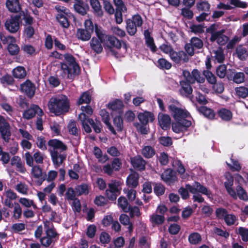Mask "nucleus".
Here are the masks:
<instances>
[{
    "label": "nucleus",
    "instance_id": "1",
    "mask_svg": "<svg viewBox=\"0 0 248 248\" xmlns=\"http://www.w3.org/2000/svg\"><path fill=\"white\" fill-rule=\"evenodd\" d=\"M64 61L61 62V76L63 78L73 80L81 74V68L75 58L70 54L63 55Z\"/></svg>",
    "mask_w": 248,
    "mask_h": 248
},
{
    "label": "nucleus",
    "instance_id": "2",
    "mask_svg": "<svg viewBox=\"0 0 248 248\" xmlns=\"http://www.w3.org/2000/svg\"><path fill=\"white\" fill-rule=\"evenodd\" d=\"M70 102L68 97L64 94H59L52 97L48 103L50 112L56 116L64 115L70 109Z\"/></svg>",
    "mask_w": 248,
    "mask_h": 248
},
{
    "label": "nucleus",
    "instance_id": "3",
    "mask_svg": "<svg viewBox=\"0 0 248 248\" xmlns=\"http://www.w3.org/2000/svg\"><path fill=\"white\" fill-rule=\"evenodd\" d=\"M95 32L97 36L93 37L90 42L91 46H101V44L104 46H117L116 43L118 40L113 36H107L100 27L95 25Z\"/></svg>",
    "mask_w": 248,
    "mask_h": 248
},
{
    "label": "nucleus",
    "instance_id": "4",
    "mask_svg": "<svg viewBox=\"0 0 248 248\" xmlns=\"http://www.w3.org/2000/svg\"><path fill=\"white\" fill-rule=\"evenodd\" d=\"M48 145L53 149H61L62 151L67 149V146L62 141L57 139L50 140ZM52 161L55 168H58L62 164L66 158V154H59L57 151L50 150Z\"/></svg>",
    "mask_w": 248,
    "mask_h": 248
},
{
    "label": "nucleus",
    "instance_id": "5",
    "mask_svg": "<svg viewBox=\"0 0 248 248\" xmlns=\"http://www.w3.org/2000/svg\"><path fill=\"white\" fill-rule=\"evenodd\" d=\"M188 191L192 194L199 192L206 195L209 198H211L212 196V194L210 190L198 182H195L192 186L190 184H186V188L181 187L178 190V192L181 195L182 199L184 200H186L189 197Z\"/></svg>",
    "mask_w": 248,
    "mask_h": 248
},
{
    "label": "nucleus",
    "instance_id": "6",
    "mask_svg": "<svg viewBox=\"0 0 248 248\" xmlns=\"http://www.w3.org/2000/svg\"><path fill=\"white\" fill-rule=\"evenodd\" d=\"M78 119L80 121L82 127L86 133H90L92 132V129L90 125L92 126L96 133L101 132L102 125L100 121H96L94 122L93 119L90 118L88 116L84 113H80L78 115Z\"/></svg>",
    "mask_w": 248,
    "mask_h": 248
},
{
    "label": "nucleus",
    "instance_id": "7",
    "mask_svg": "<svg viewBox=\"0 0 248 248\" xmlns=\"http://www.w3.org/2000/svg\"><path fill=\"white\" fill-rule=\"evenodd\" d=\"M162 51L169 54V56L172 61L176 64L186 62L189 60V58L186 53L184 51H174L172 47H159Z\"/></svg>",
    "mask_w": 248,
    "mask_h": 248
},
{
    "label": "nucleus",
    "instance_id": "8",
    "mask_svg": "<svg viewBox=\"0 0 248 248\" xmlns=\"http://www.w3.org/2000/svg\"><path fill=\"white\" fill-rule=\"evenodd\" d=\"M56 8L59 12L56 17L57 20L62 27L67 28L69 25V19L72 17V15L64 7L57 6Z\"/></svg>",
    "mask_w": 248,
    "mask_h": 248
},
{
    "label": "nucleus",
    "instance_id": "9",
    "mask_svg": "<svg viewBox=\"0 0 248 248\" xmlns=\"http://www.w3.org/2000/svg\"><path fill=\"white\" fill-rule=\"evenodd\" d=\"M183 76L185 79L193 84L195 83V81L200 83H202L205 81V78L201 76V73L196 69H193L191 73L188 70H184L183 71Z\"/></svg>",
    "mask_w": 248,
    "mask_h": 248
},
{
    "label": "nucleus",
    "instance_id": "10",
    "mask_svg": "<svg viewBox=\"0 0 248 248\" xmlns=\"http://www.w3.org/2000/svg\"><path fill=\"white\" fill-rule=\"evenodd\" d=\"M168 110L175 120L186 119L189 115V112L174 104H171L168 106Z\"/></svg>",
    "mask_w": 248,
    "mask_h": 248
},
{
    "label": "nucleus",
    "instance_id": "11",
    "mask_svg": "<svg viewBox=\"0 0 248 248\" xmlns=\"http://www.w3.org/2000/svg\"><path fill=\"white\" fill-rule=\"evenodd\" d=\"M0 134L1 138L8 142L11 138V131L9 123L5 118L0 115Z\"/></svg>",
    "mask_w": 248,
    "mask_h": 248
},
{
    "label": "nucleus",
    "instance_id": "12",
    "mask_svg": "<svg viewBox=\"0 0 248 248\" xmlns=\"http://www.w3.org/2000/svg\"><path fill=\"white\" fill-rule=\"evenodd\" d=\"M176 122L172 123V129L176 133H184L187 130L191 125V122L186 119L175 120Z\"/></svg>",
    "mask_w": 248,
    "mask_h": 248
},
{
    "label": "nucleus",
    "instance_id": "13",
    "mask_svg": "<svg viewBox=\"0 0 248 248\" xmlns=\"http://www.w3.org/2000/svg\"><path fill=\"white\" fill-rule=\"evenodd\" d=\"M37 114L38 117H42L44 115L42 109L35 104H31L30 107L27 108L23 113L22 117L26 120H30Z\"/></svg>",
    "mask_w": 248,
    "mask_h": 248
},
{
    "label": "nucleus",
    "instance_id": "14",
    "mask_svg": "<svg viewBox=\"0 0 248 248\" xmlns=\"http://www.w3.org/2000/svg\"><path fill=\"white\" fill-rule=\"evenodd\" d=\"M192 84V83H190L186 79L180 81V85L181 88L179 89L180 95L188 98H192L193 89L191 87Z\"/></svg>",
    "mask_w": 248,
    "mask_h": 248
},
{
    "label": "nucleus",
    "instance_id": "15",
    "mask_svg": "<svg viewBox=\"0 0 248 248\" xmlns=\"http://www.w3.org/2000/svg\"><path fill=\"white\" fill-rule=\"evenodd\" d=\"M20 91L29 98H32L35 94V86L29 79L26 80L20 85Z\"/></svg>",
    "mask_w": 248,
    "mask_h": 248
},
{
    "label": "nucleus",
    "instance_id": "16",
    "mask_svg": "<svg viewBox=\"0 0 248 248\" xmlns=\"http://www.w3.org/2000/svg\"><path fill=\"white\" fill-rule=\"evenodd\" d=\"M124 107L123 101L119 99H115L109 102L107 105L108 109L120 115H123Z\"/></svg>",
    "mask_w": 248,
    "mask_h": 248
},
{
    "label": "nucleus",
    "instance_id": "17",
    "mask_svg": "<svg viewBox=\"0 0 248 248\" xmlns=\"http://www.w3.org/2000/svg\"><path fill=\"white\" fill-rule=\"evenodd\" d=\"M19 18L17 16H12L5 23L6 29L12 33H14L19 29Z\"/></svg>",
    "mask_w": 248,
    "mask_h": 248
},
{
    "label": "nucleus",
    "instance_id": "18",
    "mask_svg": "<svg viewBox=\"0 0 248 248\" xmlns=\"http://www.w3.org/2000/svg\"><path fill=\"white\" fill-rule=\"evenodd\" d=\"M130 159L131 164L134 169L140 171L145 170L146 161L140 155L131 157Z\"/></svg>",
    "mask_w": 248,
    "mask_h": 248
},
{
    "label": "nucleus",
    "instance_id": "19",
    "mask_svg": "<svg viewBox=\"0 0 248 248\" xmlns=\"http://www.w3.org/2000/svg\"><path fill=\"white\" fill-rule=\"evenodd\" d=\"M158 121L160 126L162 129L167 130L170 128L171 118L168 114L159 112L158 114Z\"/></svg>",
    "mask_w": 248,
    "mask_h": 248
},
{
    "label": "nucleus",
    "instance_id": "20",
    "mask_svg": "<svg viewBox=\"0 0 248 248\" xmlns=\"http://www.w3.org/2000/svg\"><path fill=\"white\" fill-rule=\"evenodd\" d=\"M225 178L226 181L224 182V186L228 193L232 197H234L236 196V192L232 188L234 181L233 176L230 172H228L225 174Z\"/></svg>",
    "mask_w": 248,
    "mask_h": 248
},
{
    "label": "nucleus",
    "instance_id": "21",
    "mask_svg": "<svg viewBox=\"0 0 248 248\" xmlns=\"http://www.w3.org/2000/svg\"><path fill=\"white\" fill-rule=\"evenodd\" d=\"M45 233L46 235L40 239L41 245L46 248L49 247L51 244L54 245L58 240L59 235H50L48 232Z\"/></svg>",
    "mask_w": 248,
    "mask_h": 248
},
{
    "label": "nucleus",
    "instance_id": "22",
    "mask_svg": "<svg viewBox=\"0 0 248 248\" xmlns=\"http://www.w3.org/2000/svg\"><path fill=\"white\" fill-rule=\"evenodd\" d=\"M224 30H221L217 32H213L212 34L211 40L212 41H216L217 43L223 46L226 44L228 41V37L223 34Z\"/></svg>",
    "mask_w": 248,
    "mask_h": 248
},
{
    "label": "nucleus",
    "instance_id": "23",
    "mask_svg": "<svg viewBox=\"0 0 248 248\" xmlns=\"http://www.w3.org/2000/svg\"><path fill=\"white\" fill-rule=\"evenodd\" d=\"M137 117L140 124H148L149 122H153L155 120L154 114L150 111H145L144 112H140Z\"/></svg>",
    "mask_w": 248,
    "mask_h": 248
},
{
    "label": "nucleus",
    "instance_id": "24",
    "mask_svg": "<svg viewBox=\"0 0 248 248\" xmlns=\"http://www.w3.org/2000/svg\"><path fill=\"white\" fill-rule=\"evenodd\" d=\"M197 109L200 114H202L205 117L209 119L213 120L215 118L216 113L211 108L202 106L197 108Z\"/></svg>",
    "mask_w": 248,
    "mask_h": 248
},
{
    "label": "nucleus",
    "instance_id": "25",
    "mask_svg": "<svg viewBox=\"0 0 248 248\" xmlns=\"http://www.w3.org/2000/svg\"><path fill=\"white\" fill-rule=\"evenodd\" d=\"M67 128L70 134L75 136L78 140L80 139V130L77 127L76 121L71 120L67 125Z\"/></svg>",
    "mask_w": 248,
    "mask_h": 248
},
{
    "label": "nucleus",
    "instance_id": "26",
    "mask_svg": "<svg viewBox=\"0 0 248 248\" xmlns=\"http://www.w3.org/2000/svg\"><path fill=\"white\" fill-rule=\"evenodd\" d=\"M139 176L137 173L130 174L126 179V185L131 188H135L139 184Z\"/></svg>",
    "mask_w": 248,
    "mask_h": 248
},
{
    "label": "nucleus",
    "instance_id": "27",
    "mask_svg": "<svg viewBox=\"0 0 248 248\" xmlns=\"http://www.w3.org/2000/svg\"><path fill=\"white\" fill-rule=\"evenodd\" d=\"M162 179L166 183L170 184L173 183L175 180L176 177L174 172L171 170H165L161 176Z\"/></svg>",
    "mask_w": 248,
    "mask_h": 248
},
{
    "label": "nucleus",
    "instance_id": "28",
    "mask_svg": "<svg viewBox=\"0 0 248 248\" xmlns=\"http://www.w3.org/2000/svg\"><path fill=\"white\" fill-rule=\"evenodd\" d=\"M6 7L11 12L16 13L21 9V6L18 0H7Z\"/></svg>",
    "mask_w": 248,
    "mask_h": 248
},
{
    "label": "nucleus",
    "instance_id": "29",
    "mask_svg": "<svg viewBox=\"0 0 248 248\" xmlns=\"http://www.w3.org/2000/svg\"><path fill=\"white\" fill-rule=\"evenodd\" d=\"M90 5L93 9V13L99 17L103 15V12L101 6L98 0H90Z\"/></svg>",
    "mask_w": 248,
    "mask_h": 248
},
{
    "label": "nucleus",
    "instance_id": "30",
    "mask_svg": "<svg viewBox=\"0 0 248 248\" xmlns=\"http://www.w3.org/2000/svg\"><path fill=\"white\" fill-rule=\"evenodd\" d=\"M218 116L223 121H229L232 119V114L231 110L221 108L217 111Z\"/></svg>",
    "mask_w": 248,
    "mask_h": 248
},
{
    "label": "nucleus",
    "instance_id": "31",
    "mask_svg": "<svg viewBox=\"0 0 248 248\" xmlns=\"http://www.w3.org/2000/svg\"><path fill=\"white\" fill-rule=\"evenodd\" d=\"M92 99V96L90 92L88 91L83 92L77 102V105H80L82 104H89L91 103Z\"/></svg>",
    "mask_w": 248,
    "mask_h": 248
},
{
    "label": "nucleus",
    "instance_id": "32",
    "mask_svg": "<svg viewBox=\"0 0 248 248\" xmlns=\"http://www.w3.org/2000/svg\"><path fill=\"white\" fill-rule=\"evenodd\" d=\"M12 75L16 78H23L26 76V71L24 67L19 66L13 70Z\"/></svg>",
    "mask_w": 248,
    "mask_h": 248
},
{
    "label": "nucleus",
    "instance_id": "33",
    "mask_svg": "<svg viewBox=\"0 0 248 248\" xmlns=\"http://www.w3.org/2000/svg\"><path fill=\"white\" fill-rule=\"evenodd\" d=\"M0 39L2 41L3 45H7L8 46H18L16 43V40L12 36L5 37L0 33Z\"/></svg>",
    "mask_w": 248,
    "mask_h": 248
},
{
    "label": "nucleus",
    "instance_id": "34",
    "mask_svg": "<svg viewBox=\"0 0 248 248\" xmlns=\"http://www.w3.org/2000/svg\"><path fill=\"white\" fill-rule=\"evenodd\" d=\"M202 236L199 232H194L191 233L188 237V241L191 245H196L201 242Z\"/></svg>",
    "mask_w": 248,
    "mask_h": 248
},
{
    "label": "nucleus",
    "instance_id": "35",
    "mask_svg": "<svg viewBox=\"0 0 248 248\" xmlns=\"http://www.w3.org/2000/svg\"><path fill=\"white\" fill-rule=\"evenodd\" d=\"M0 83L3 87L13 86L15 83V80L12 76L6 74L0 78Z\"/></svg>",
    "mask_w": 248,
    "mask_h": 248
},
{
    "label": "nucleus",
    "instance_id": "36",
    "mask_svg": "<svg viewBox=\"0 0 248 248\" xmlns=\"http://www.w3.org/2000/svg\"><path fill=\"white\" fill-rule=\"evenodd\" d=\"M155 154V149L149 145L144 146L141 150V154L146 158H152Z\"/></svg>",
    "mask_w": 248,
    "mask_h": 248
},
{
    "label": "nucleus",
    "instance_id": "37",
    "mask_svg": "<svg viewBox=\"0 0 248 248\" xmlns=\"http://www.w3.org/2000/svg\"><path fill=\"white\" fill-rule=\"evenodd\" d=\"M165 220L164 216L153 214L150 216V220L153 226L162 224Z\"/></svg>",
    "mask_w": 248,
    "mask_h": 248
},
{
    "label": "nucleus",
    "instance_id": "38",
    "mask_svg": "<svg viewBox=\"0 0 248 248\" xmlns=\"http://www.w3.org/2000/svg\"><path fill=\"white\" fill-rule=\"evenodd\" d=\"M133 125L136 128L138 132L142 135H147L149 132V127L148 124L135 122L133 124Z\"/></svg>",
    "mask_w": 248,
    "mask_h": 248
},
{
    "label": "nucleus",
    "instance_id": "39",
    "mask_svg": "<svg viewBox=\"0 0 248 248\" xmlns=\"http://www.w3.org/2000/svg\"><path fill=\"white\" fill-rule=\"evenodd\" d=\"M92 32L86 29H79L77 31L78 38L82 41H87L91 37Z\"/></svg>",
    "mask_w": 248,
    "mask_h": 248
},
{
    "label": "nucleus",
    "instance_id": "40",
    "mask_svg": "<svg viewBox=\"0 0 248 248\" xmlns=\"http://www.w3.org/2000/svg\"><path fill=\"white\" fill-rule=\"evenodd\" d=\"M118 204L124 212L128 213L129 212V205H130L124 196L120 197L118 199Z\"/></svg>",
    "mask_w": 248,
    "mask_h": 248
},
{
    "label": "nucleus",
    "instance_id": "41",
    "mask_svg": "<svg viewBox=\"0 0 248 248\" xmlns=\"http://www.w3.org/2000/svg\"><path fill=\"white\" fill-rule=\"evenodd\" d=\"M53 45L55 46H60L61 44L56 38L47 34L46 37L45 46H53Z\"/></svg>",
    "mask_w": 248,
    "mask_h": 248
},
{
    "label": "nucleus",
    "instance_id": "42",
    "mask_svg": "<svg viewBox=\"0 0 248 248\" xmlns=\"http://www.w3.org/2000/svg\"><path fill=\"white\" fill-rule=\"evenodd\" d=\"M236 196L234 198H236V196L242 200L247 201L248 200V196L246 190L241 186L238 185L236 188Z\"/></svg>",
    "mask_w": 248,
    "mask_h": 248
},
{
    "label": "nucleus",
    "instance_id": "43",
    "mask_svg": "<svg viewBox=\"0 0 248 248\" xmlns=\"http://www.w3.org/2000/svg\"><path fill=\"white\" fill-rule=\"evenodd\" d=\"M78 196H81L83 194L87 195L89 192V186L85 183H82L78 185L75 188Z\"/></svg>",
    "mask_w": 248,
    "mask_h": 248
},
{
    "label": "nucleus",
    "instance_id": "44",
    "mask_svg": "<svg viewBox=\"0 0 248 248\" xmlns=\"http://www.w3.org/2000/svg\"><path fill=\"white\" fill-rule=\"evenodd\" d=\"M154 186V192L155 194L157 196L163 195L165 191V186L160 183H154L153 184Z\"/></svg>",
    "mask_w": 248,
    "mask_h": 248
},
{
    "label": "nucleus",
    "instance_id": "45",
    "mask_svg": "<svg viewBox=\"0 0 248 248\" xmlns=\"http://www.w3.org/2000/svg\"><path fill=\"white\" fill-rule=\"evenodd\" d=\"M122 47H107V52L108 54L114 56L116 58H121L124 56V53L121 52Z\"/></svg>",
    "mask_w": 248,
    "mask_h": 248
},
{
    "label": "nucleus",
    "instance_id": "46",
    "mask_svg": "<svg viewBox=\"0 0 248 248\" xmlns=\"http://www.w3.org/2000/svg\"><path fill=\"white\" fill-rule=\"evenodd\" d=\"M236 95L239 98H245L248 96V89L244 86H240L235 89Z\"/></svg>",
    "mask_w": 248,
    "mask_h": 248
},
{
    "label": "nucleus",
    "instance_id": "47",
    "mask_svg": "<svg viewBox=\"0 0 248 248\" xmlns=\"http://www.w3.org/2000/svg\"><path fill=\"white\" fill-rule=\"evenodd\" d=\"M21 19L25 23V26H31L33 23V18L27 11H22L20 13Z\"/></svg>",
    "mask_w": 248,
    "mask_h": 248
},
{
    "label": "nucleus",
    "instance_id": "48",
    "mask_svg": "<svg viewBox=\"0 0 248 248\" xmlns=\"http://www.w3.org/2000/svg\"><path fill=\"white\" fill-rule=\"evenodd\" d=\"M157 66L160 69L169 70L171 67V64L164 58L159 59Z\"/></svg>",
    "mask_w": 248,
    "mask_h": 248
},
{
    "label": "nucleus",
    "instance_id": "49",
    "mask_svg": "<svg viewBox=\"0 0 248 248\" xmlns=\"http://www.w3.org/2000/svg\"><path fill=\"white\" fill-rule=\"evenodd\" d=\"M19 202L27 208L32 206L34 209H37L36 205L34 203V201L26 198H21L19 200Z\"/></svg>",
    "mask_w": 248,
    "mask_h": 248
},
{
    "label": "nucleus",
    "instance_id": "50",
    "mask_svg": "<svg viewBox=\"0 0 248 248\" xmlns=\"http://www.w3.org/2000/svg\"><path fill=\"white\" fill-rule=\"evenodd\" d=\"M236 53L238 58L242 60H246L248 56L247 50L245 47H236Z\"/></svg>",
    "mask_w": 248,
    "mask_h": 248
},
{
    "label": "nucleus",
    "instance_id": "51",
    "mask_svg": "<svg viewBox=\"0 0 248 248\" xmlns=\"http://www.w3.org/2000/svg\"><path fill=\"white\" fill-rule=\"evenodd\" d=\"M113 123L118 131H122L124 127L122 115L118 114L115 116L113 119Z\"/></svg>",
    "mask_w": 248,
    "mask_h": 248
},
{
    "label": "nucleus",
    "instance_id": "52",
    "mask_svg": "<svg viewBox=\"0 0 248 248\" xmlns=\"http://www.w3.org/2000/svg\"><path fill=\"white\" fill-rule=\"evenodd\" d=\"M232 164H231L227 162V165L232 171H239L241 169V166L239 161L233 158H231Z\"/></svg>",
    "mask_w": 248,
    "mask_h": 248
},
{
    "label": "nucleus",
    "instance_id": "53",
    "mask_svg": "<svg viewBox=\"0 0 248 248\" xmlns=\"http://www.w3.org/2000/svg\"><path fill=\"white\" fill-rule=\"evenodd\" d=\"M22 213V209L19 203L15 202L13 217L16 220L19 219L21 217Z\"/></svg>",
    "mask_w": 248,
    "mask_h": 248
},
{
    "label": "nucleus",
    "instance_id": "54",
    "mask_svg": "<svg viewBox=\"0 0 248 248\" xmlns=\"http://www.w3.org/2000/svg\"><path fill=\"white\" fill-rule=\"evenodd\" d=\"M215 54V58L217 62H222L224 60V54L222 47H218L217 50H213Z\"/></svg>",
    "mask_w": 248,
    "mask_h": 248
},
{
    "label": "nucleus",
    "instance_id": "55",
    "mask_svg": "<svg viewBox=\"0 0 248 248\" xmlns=\"http://www.w3.org/2000/svg\"><path fill=\"white\" fill-rule=\"evenodd\" d=\"M203 74L206 78L207 81L211 84H215L217 82V78L214 74L211 71H204Z\"/></svg>",
    "mask_w": 248,
    "mask_h": 248
},
{
    "label": "nucleus",
    "instance_id": "56",
    "mask_svg": "<svg viewBox=\"0 0 248 248\" xmlns=\"http://www.w3.org/2000/svg\"><path fill=\"white\" fill-rule=\"evenodd\" d=\"M137 27H138L130 20H127L126 21V30L129 35H134L137 32Z\"/></svg>",
    "mask_w": 248,
    "mask_h": 248
},
{
    "label": "nucleus",
    "instance_id": "57",
    "mask_svg": "<svg viewBox=\"0 0 248 248\" xmlns=\"http://www.w3.org/2000/svg\"><path fill=\"white\" fill-rule=\"evenodd\" d=\"M237 233L239 234L244 242L248 241V229L243 227H239L238 228Z\"/></svg>",
    "mask_w": 248,
    "mask_h": 248
},
{
    "label": "nucleus",
    "instance_id": "58",
    "mask_svg": "<svg viewBox=\"0 0 248 248\" xmlns=\"http://www.w3.org/2000/svg\"><path fill=\"white\" fill-rule=\"evenodd\" d=\"M31 173L35 178H40L43 175L42 169L38 165L33 166Z\"/></svg>",
    "mask_w": 248,
    "mask_h": 248
},
{
    "label": "nucleus",
    "instance_id": "59",
    "mask_svg": "<svg viewBox=\"0 0 248 248\" xmlns=\"http://www.w3.org/2000/svg\"><path fill=\"white\" fill-rule=\"evenodd\" d=\"M25 229V224L24 223H16L11 226L12 231L15 233H19V232Z\"/></svg>",
    "mask_w": 248,
    "mask_h": 248
},
{
    "label": "nucleus",
    "instance_id": "60",
    "mask_svg": "<svg viewBox=\"0 0 248 248\" xmlns=\"http://www.w3.org/2000/svg\"><path fill=\"white\" fill-rule=\"evenodd\" d=\"M99 240L102 244H108L111 241V237L108 233L102 232L100 234Z\"/></svg>",
    "mask_w": 248,
    "mask_h": 248
},
{
    "label": "nucleus",
    "instance_id": "61",
    "mask_svg": "<svg viewBox=\"0 0 248 248\" xmlns=\"http://www.w3.org/2000/svg\"><path fill=\"white\" fill-rule=\"evenodd\" d=\"M77 3L74 5V9L75 11L82 15H84L86 13V9L83 6V3L80 1V0H76Z\"/></svg>",
    "mask_w": 248,
    "mask_h": 248
},
{
    "label": "nucleus",
    "instance_id": "62",
    "mask_svg": "<svg viewBox=\"0 0 248 248\" xmlns=\"http://www.w3.org/2000/svg\"><path fill=\"white\" fill-rule=\"evenodd\" d=\"M245 76L243 72H237L234 74L233 81L234 82L240 84L245 81Z\"/></svg>",
    "mask_w": 248,
    "mask_h": 248
},
{
    "label": "nucleus",
    "instance_id": "63",
    "mask_svg": "<svg viewBox=\"0 0 248 248\" xmlns=\"http://www.w3.org/2000/svg\"><path fill=\"white\" fill-rule=\"evenodd\" d=\"M216 217L218 219H223L225 218L228 214V211L223 208H217L215 212Z\"/></svg>",
    "mask_w": 248,
    "mask_h": 248
},
{
    "label": "nucleus",
    "instance_id": "64",
    "mask_svg": "<svg viewBox=\"0 0 248 248\" xmlns=\"http://www.w3.org/2000/svg\"><path fill=\"white\" fill-rule=\"evenodd\" d=\"M237 220L236 217L233 214H228L224 218V221L228 226L233 225Z\"/></svg>",
    "mask_w": 248,
    "mask_h": 248
}]
</instances>
